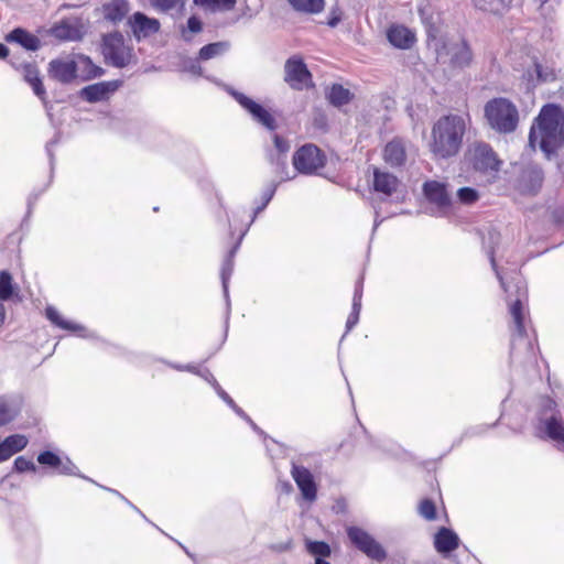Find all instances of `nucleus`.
<instances>
[{
	"instance_id": "obj_1",
	"label": "nucleus",
	"mask_w": 564,
	"mask_h": 564,
	"mask_svg": "<svg viewBox=\"0 0 564 564\" xmlns=\"http://www.w3.org/2000/svg\"><path fill=\"white\" fill-rule=\"evenodd\" d=\"M489 260L497 278L500 281L501 288L508 293L509 312L512 317L514 326V334L511 340V356L520 357L524 355L525 359L534 358V344L527 335L524 318H525V302L528 299L527 285L520 279L506 283L500 272L497 269L494 251L488 252Z\"/></svg>"
},
{
	"instance_id": "obj_2",
	"label": "nucleus",
	"mask_w": 564,
	"mask_h": 564,
	"mask_svg": "<svg viewBox=\"0 0 564 564\" xmlns=\"http://www.w3.org/2000/svg\"><path fill=\"white\" fill-rule=\"evenodd\" d=\"M529 143L550 156L564 144V113L556 105H545L535 118L529 134Z\"/></svg>"
},
{
	"instance_id": "obj_3",
	"label": "nucleus",
	"mask_w": 564,
	"mask_h": 564,
	"mask_svg": "<svg viewBox=\"0 0 564 564\" xmlns=\"http://www.w3.org/2000/svg\"><path fill=\"white\" fill-rule=\"evenodd\" d=\"M466 132V120L458 115L441 117L432 128L430 151L436 159H449L458 154Z\"/></svg>"
},
{
	"instance_id": "obj_4",
	"label": "nucleus",
	"mask_w": 564,
	"mask_h": 564,
	"mask_svg": "<svg viewBox=\"0 0 564 564\" xmlns=\"http://www.w3.org/2000/svg\"><path fill=\"white\" fill-rule=\"evenodd\" d=\"M488 126L498 133H511L519 123V111L507 98H494L484 108Z\"/></svg>"
},
{
	"instance_id": "obj_5",
	"label": "nucleus",
	"mask_w": 564,
	"mask_h": 564,
	"mask_svg": "<svg viewBox=\"0 0 564 564\" xmlns=\"http://www.w3.org/2000/svg\"><path fill=\"white\" fill-rule=\"evenodd\" d=\"M101 53L105 61L118 68H123L134 59L133 45L120 32H111L102 36Z\"/></svg>"
},
{
	"instance_id": "obj_6",
	"label": "nucleus",
	"mask_w": 564,
	"mask_h": 564,
	"mask_svg": "<svg viewBox=\"0 0 564 564\" xmlns=\"http://www.w3.org/2000/svg\"><path fill=\"white\" fill-rule=\"evenodd\" d=\"M469 162L474 170L487 177V181H495L500 171L501 161L492 148L487 143H475L468 150Z\"/></svg>"
},
{
	"instance_id": "obj_7",
	"label": "nucleus",
	"mask_w": 564,
	"mask_h": 564,
	"mask_svg": "<svg viewBox=\"0 0 564 564\" xmlns=\"http://www.w3.org/2000/svg\"><path fill=\"white\" fill-rule=\"evenodd\" d=\"M325 154L319 148L312 143L302 145L293 155L294 169L305 175L315 174L325 166Z\"/></svg>"
},
{
	"instance_id": "obj_8",
	"label": "nucleus",
	"mask_w": 564,
	"mask_h": 564,
	"mask_svg": "<svg viewBox=\"0 0 564 564\" xmlns=\"http://www.w3.org/2000/svg\"><path fill=\"white\" fill-rule=\"evenodd\" d=\"M347 535L351 543L369 558L382 562L387 558L383 546L367 531L359 527L347 528Z\"/></svg>"
},
{
	"instance_id": "obj_9",
	"label": "nucleus",
	"mask_w": 564,
	"mask_h": 564,
	"mask_svg": "<svg viewBox=\"0 0 564 564\" xmlns=\"http://www.w3.org/2000/svg\"><path fill=\"white\" fill-rule=\"evenodd\" d=\"M230 94L237 102L251 115L254 121L259 122L268 130H275V119L264 107L241 93L230 90Z\"/></svg>"
},
{
	"instance_id": "obj_10",
	"label": "nucleus",
	"mask_w": 564,
	"mask_h": 564,
	"mask_svg": "<svg viewBox=\"0 0 564 564\" xmlns=\"http://www.w3.org/2000/svg\"><path fill=\"white\" fill-rule=\"evenodd\" d=\"M543 178L542 170L529 164L521 169L516 181V189L523 195H535L542 186Z\"/></svg>"
},
{
	"instance_id": "obj_11",
	"label": "nucleus",
	"mask_w": 564,
	"mask_h": 564,
	"mask_svg": "<svg viewBox=\"0 0 564 564\" xmlns=\"http://www.w3.org/2000/svg\"><path fill=\"white\" fill-rule=\"evenodd\" d=\"M284 69V79L292 88L303 89L310 85L311 74L301 57H290L285 63Z\"/></svg>"
},
{
	"instance_id": "obj_12",
	"label": "nucleus",
	"mask_w": 564,
	"mask_h": 564,
	"mask_svg": "<svg viewBox=\"0 0 564 564\" xmlns=\"http://www.w3.org/2000/svg\"><path fill=\"white\" fill-rule=\"evenodd\" d=\"M291 476L301 491L303 499L313 502L317 498V485L313 474L304 466L292 463Z\"/></svg>"
},
{
	"instance_id": "obj_13",
	"label": "nucleus",
	"mask_w": 564,
	"mask_h": 564,
	"mask_svg": "<svg viewBox=\"0 0 564 564\" xmlns=\"http://www.w3.org/2000/svg\"><path fill=\"white\" fill-rule=\"evenodd\" d=\"M47 73L53 79L68 84L77 76V63L69 57L52 59L48 63Z\"/></svg>"
},
{
	"instance_id": "obj_14",
	"label": "nucleus",
	"mask_w": 564,
	"mask_h": 564,
	"mask_svg": "<svg viewBox=\"0 0 564 564\" xmlns=\"http://www.w3.org/2000/svg\"><path fill=\"white\" fill-rule=\"evenodd\" d=\"M134 37L140 41L160 31V21L149 18L142 12H135L128 21Z\"/></svg>"
},
{
	"instance_id": "obj_15",
	"label": "nucleus",
	"mask_w": 564,
	"mask_h": 564,
	"mask_svg": "<svg viewBox=\"0 0 564 564\" xmlns=\"http://www.w3.org/2000/svg\"><path fill=\"white\" fill-rule=\"evenodd\" d=\"M401 186L399 178L390 172L373 167L372 188L382 198L391 197Z\"/></svg>"
},
{
	"instance_id": "obj_16",
	"label": "nucleus",
	"mask_w": 564,
	"mask_h": 564,
	"mask_svg": "<svg viewBox=\"0 0 564 564\" xmlns=\"http://www.w3.org/2000/svg\"><path fill=\"white\" fill-rule=\"evenodd\" d=\"M529 68L523 74L527 89L535 87L539 83L552 82L555 79V72L549 66H543L533 58H529Z\"/></svg>"
},
{
	"instance_id": "obj_17",
	"label": "nucleus",
	"mask_w": 564,
	"mask_h": 564,
	"mask_svg": "<svg viewBox=\"0 0 564 564\" xmlns=\"http://www.w3.org/2000/svg\"><path fill=\"white\" fill-rule=\"evenodd\" d=\"M426 198L435 204L441 210L445 212L451 206V197L445 184L437 181H429L423 186Z\"/></svg>"
},
{
	"instance_id": "obj_18",
	"label": "nucleus",
	"mask_w": 564,
	"mask_h": 564,
	"mask_svg": "<svg viewBox=\"0 0 564 564\" xmlns=\"http://www.w3.org/2000/svg\"><path fill=\"white\" fill-rule=\"evenodd\" d=\"M449 64L455 68H465L473 61V53L469 45L465 41L451 43L446 48Z\"/></svg>"
},
{
	"instance_id": "obj_19",
	"label": "nucleus",
	"mask_w": 564,
	"mask_h": 564,
	"mask_svg": "<svg viewBox=\"0 0 564 564\" xmlns=\"http://www.w3.org/2000/svg\"><path fill=\"white\" fill-rule=\"evenodd\" d=\"M50 34L61 41H79L84 32L77 21L63 20L51 28Z\"/></svg>"
},
{
	"instance_id": "obj_20",
	"label": "nucleus",
	"mask_w": 564,
	"mask_h": 564,
	"mask_svg": "<svg viewBox=\"0 0 564 564\" xmlns=\"http://www.w3.org/2000/svg\"><path fill=\"white\" fill-rule=\"evenodd\" d=\"M387 37L391 45L400 50H408L415 42V34L401 24H392L387 31Z\"/></svg>"
},
{
	"instance_id": "obj_21",
	"label": "nucleus",
	"mask_w": 564,
	"mask_h": 564,
	"mask_svg": "<svg viewBox=\"0 0 564 564\" xmlns=\"http://www.w3.org/2000/svg\"><path fill=\"white\" fill-rule=\"evenodd\" d=\"M116 89V83L102 82L84 87L80 90V96L89 102H96L105 100L108 98L109 94L113 93Z\"/></svg>"
},
{
	"instance_id": "obj_22",
	"label": "nucleus",
	"mask_w": 564,
	"mask_h": 564,
	"mask_svg": "<svg viewBox=\"0 0 564 564\" xmlns=\"http://www.w3.org/2000/svg\"><path fill=\"white\" fill-rule=\"evenodd\" d=\"M28 443V437L21 434H13L6 437L0 443V463L8 460L14 454L23 451Z\"/></svg>"
},
{
	"instance_id": "obj_23",
	"label": "nucleus",
	"mask_w": 564,
	"mask_h": 564,
	"mask_svg": "<svg viewBox=\"0 0 564 564\" xmlns=\"http://www.w3.org/2000/svg\"><path fill=\"white\" fill-rule=\"evenodd\" d=\"M539 429L544 430L547 437L557 442L564 451V422L561 417L552 415L547 419H541Z\"/></svg>"
},
{
	"instance_id": "obj_24",
	"label": "nucleus",
	"mask_w": 564,
	"mask_h": 564,
	"mask_svg": "<svg viewBox=\"0 0 564 564\" xmlns=\"http://www.w3.org/2000/svg\"><path fill=\"white\" fill-rule=\"evenodd\" d=\"M458 535L447 528H441L434 538V546L438 553H449L458 547Z\"/></svg>"
},
{
	"instance_id": "obj_25",
	"label": "nucleus",
	"mask_w": 564,
	"mask_h": 564,
	"mask_svg": "<svg viewBox=\"0 0 564 564\" xmlns=\"http://www.w3.org/2000/svg\"><path fill=\"white\" fill-rule=\"evenodd\" d=\"M6 40L8 42L18 43L19 45L29 51H37L41 46V41L36 35L21 28H17L13 31H11L7 35Z\"/></svg>"
},
{
	"instance_id": "obj_26",
	"label": "nucleus",
	"mask_w": 564,
	"mask_h": 564,
	"mask_svg": "<svg viewBox=\"0 0 564 564\" xmlns=\"http://www.w3.org/2000/svg\"><path fill=\"white\" fill-rule=\"evenodd\" d=\"M21 73L24 80L32 87L34 94L44 101L46 91L40 78L37 67L33 64H23L21 66Z\"/></svg>"
},
{
	"instance_id": "obj_27",
	"label": "nucleus",
	"mask_w": 564,
	"mask_h": 564,
	"mask_svg": "<svg viewBox=\"0 0 564 564\" xmlns=\"http://www.w3.org/2000/svg\"><path fill=\"white\" fill-rule=\"evenodd\" d=\"M405 147L401 140L390 141L383 151L384 161L391 166H400L405 162Z\"/></svg>"
},
{
	"instance_id": "obj_28",
	"label": "nucleus",
	"mask_w": 564,
	"mask_h": 564,
	"mask_svg": "<svg viewBox=\"0 0 564 564\" xmlns=\"http://www.w3.org/2000/svg\"><path fill=\"white\" fill-rule=\"evenodd\" d=\"M130 11L128 0H111L104 4V17L113 23L120 22Z\"/></svg>"
},
{
	"instance_id": "obj_29",
	"label": "nucleus",
	"mask_w": 564,
	"mask_h": 564,
	"mask_svg": "<svg viewBox=\"0 0 564 564\" xmlns=\"http://www.w3.org/2000/svg\"><path fill=\"white\" fill-rule=\"evenodd\" d=\"M45 315L46 318L57 327L79 333V336L83 337L87 336L86 334H82L83 332H85V328L82 325L64 319L55 307L47 306L45 310Z\"/></svg>"
},
{
	"instance_id": "obj_30",
	"label": "nucleus",
	"mask_w": 564,
	"mask_h": 564,
	"mask_svg": "<svg viewBox=\"0 0 564 564\" xmlns=\"http://www.w3.org/2000/svg\"><path fill=\"white\" fill-rule=\"evenodd\" d=\"M76 63L77 73L79 72L84 80L100 77L104 74V69L95 65L88 56L79 55Z\"/></svg>"
},
{
	"instance_id": "obj_31",
	"label": "nucleus",
	"mask_w": 564,
	"mask_h": 564,
	"mask_svg": "<svg viewBox=\"0 0 564 564\" xmlns=\"http://www.w3.org/2000/svg\"><path fill=\"white\" fill-rule=\"evenodd\" d=\"M351 97L352 95L349 89L344 88L341 85L337 84L333 85L327 93L329 102L336 107L348 104Z\"/></svg>"
},
{
	"instance_id": "obj_32",
	"label": "nucleus",
	"mask_w": 564,
	"mask_h": 564,
	"mask_svg": "<svg viewBox=\"0 0 564 564\" xmlns=\"http://www.w3.org/2000/svg\"><path fill=\"white\" fill-rule=\"evenodd\" d=\"M306 551L315 558V561L326 560L330 556V546L323 541L305 540Z\"/></svg>"
},
{
	"instance_id": "obj_33",
	"label": "nucleus",
	"mask_w": 564,
	"mask_h": 564,
	"mask_svg": "<svg viewBox=\"0 0 564 564\" xmlns=\"http://www.w3.org/2000/svg\"><path fill=\"white\" fill-rule=\"evenodd\" d=\"M237 0H194V3L213 12L229 11L236 6Z\"/></svg>"
},
{
	"instance_id": "obj_34",
	"label": "nucleus",
	"mask_w": 564,
	"mask_h": 564,
	"mask_svg": "<svg viewBox=\"0 0 564 564\" xmlns=\"http://www.w3.org/2000/svg\"><path fill=\"white\" fill-rule=\"evenodd\" d=\"M229 48L227 42H215L203 46L199 51V59L208 61L225 54Z\"/></svg>"
},
{
	"instance_id": "obj_35",
	"label": "nucleus",
	"mask_w": 564,
	"mask_h": 564,
	"mask_svg": "<svg viewBox=\"0 0 564 564\" xmlns=\"http://www.w3.org/2000/svg\"><path fill=\"white\" fill-rule=\"evenodd\" d=\"M299 12L318 13L324 9V0H288Z\"/></svg>"
},
{
	"instance_id": "obj_36",
	"label": "nucleus",
	"mask_w": 564,
	"mask_h": 564,
	"mask_svg": "<svg viewBox=\"0 0 564 564\" xmlns=\"http://www.w3.org/2000/svg\"><path fill=\"white\" fill-rule=\"evenodd\" d=\"M362 288L357 286L354 293L352 311L349 314L346 322V329L349 332L359 321V314L361 310Z\"/></svg>"
},
{
	"instance_id": "obj_37",
	"label": "nucleus",
	"mask_w": 564,
	"mask_h": 564,
	"mask_svg": "<svg viewBox=\"0 0 564 564\" xmlns=\"http://www.w3.org/2000/svg\"><path fill=\"white\" fill-rule=\"evenodd\" d=\"M237 246L229 252V256L225 260L223 268H221V282H223V289H224V295L227 302V305H229V294H228V281L230 279V275L234 270V254L236 252Z\"/></svg>"
},
{
	"instance_id": "obj_38",
	"label": "nucleus",
	"mask_w": 564,
	"mask_h": 564,
	"mask_svg": "<svg viewBox=\"0 0 564 564\" xmlns=\"http://www.w3.org/2000/svg\"><path fill=\"white\" fill-rule=\"evenodd\" d=\"M187 0H149L151 7L160 12L182 10Z\"/></svg>"
},
{
	"instance_id": "obj_39",
	"label": "nucleus",
	"mask_w": 564,
	"mask_h": 564,
	"mask_svg": "<svg viewBox=\"0 0 564 564\" xmlns=\"http://www.w3.org/2000/svg\"><path fill=\"white\" fill-rule=\"evenodd\" d=\"M13 294L12 276L8 271L0 272V302L8 301Z\"/></svg>"
},
{
	"instance_id": "obj_40",
	"label": "nucleus",
	"mask_w": 564,
	"mask_h": 564,
	"mask_svg": "<svg viewBox=\"0 0 564 564\" xmlns=\"http://www.w3.org/2000/svg\"><path fill=\"white\" fill-rule=\"evenodd\" d=\"M203 29V23L202 21L196 18V17H191L188 20H187V25L186 28H183L182 29V37L185 40V41H191L192 40V35L191 34H196V33H199Z\"/></svg>"
},
{
	"instance_id": "obj_41",
	"label": "nucleus",
	"mask_w": 564,
	"mask_h": 564,
	"mask_svg": "<svg viewBox=\"0 0 564 564\" xmlns=\"http://www.w3.org/2000/svg\"><path fill=\"white\" fill-rule=\"evenodd\" d=\"M457 199L464 205H471L479 199V194L473 187H462L457 191Z\"/></svg>"
},
{
	"instance_id": "obj_42",
	"label": "nucleus",
	"mask_w": 564,
	"mask_h": 564,
	"mask_svg": "<svg viewBox=\"0 0 564 564\" xmlns=\"http://www.w3.org/2000/svg\"><path fill=\"white\" fill-rule=\"evenodd\" d=\"M15 416V412L8 400L0 398V426L8 424Z\"/></svg>"
},
{
	"instance_id": "obj_43",
	"label": "nucleus",
	"mask_w": 564,
	"mask_h": 564,
	"mask_svg": "<svg viewBox=\"0 0 564 564\" xmlns=\"http://www.w3.org/2000/svg\"><path fill=\"white\" fill-rule=\"evenodd\" d=\"M419 513L426 520L431 521L436 518L435 505L430 499H424L419 506Z\"/></svg>"
},
{
	"instance_id": "obj_44",
	"label": "nucleus",
	"mask_w": 564,
	"mask_h": 564,
	"mask_svg": "<svg viewBox=\"0 0 564 564\" xmlns=\"http://www.w3.org/2000/svg\"><path fill=\"white\" fill-rule=\"evenodd\" d=\"M37 462L42 465L57 467L61 465V458L53 452L45 451L37 456Z\"/></svg>"
},
{
	"instance_id": "obj_45",
	"label": "nucleus",
	"mask_w": 564,
	"mask_h": 564,
	"mask_svg": "<svg viewBox=\"0 0 564 564\" xmlns=\"http://www.w3.org/2000/svg\"><path fill=\"white\" fill-rule=\"evenodd\" d=\"M14 469L18 473H24V471H28V470L35 471L36 470V466H35V464L31 459H28V458H25L23 456H19L14 460Z\"/></svg>"
},
{
	"instance_id": "obj_46",
	"label": "nucleus",
	"mask_w": 564,
	"mask_h": 564,
	"mask_svg": "<svg viewBox=\"0 0 564 564\" xmlns=\"http://www.w3.org/2000/svg\"><path fill=\"white\" fill-rule=\"evenodd\" d=\"M275 191H276V184H275V183L270 184V185L265 188V191L263 192V196H262V198H263V203H262V205H261V206H259V207L256 209L254 215H253V217H252L251 221H253V219H254V217H256V215H257L258 213H260L261 210H263V209L265 208V206L269 204V202H270V200L272 199V197L274 196Z\"/></svg>"
},
{
	"instance_id": "obj_47",
	"label": "nucleus",
	"mask_w": 564,
	"mask_h": 564,
	"mask_svg": "<svg viewBox=\"0 0 564 564\" xmlns=\"http://www.w3.org/2000/svg\"><path fill=\"white\" fill-rule=\"evenodd\" d=\"M213 379V388L215 389L216 393L219 395V398L226 402L230 408L235 405V401L232 398L219 386L215 377H212Z\"/></svg>"
},
{
	"instance_id": "obj_48",
	"label": "nucleus",
	"mask_w": 564,
	"mask_h": 564,
	"mask_svg": "<svg viewBox=\"0 0 564 564\" xmlns=\"http://www.w3.org/2000/svg\"><path fill=\"white\" fill-rule=\"evenodd\" d=\"M58 473L62 475H69V476H76L77 474V467L69 460L66 459L63 462L61 459V465L57 466Z\"/></svg>"
},
{
	"instance_id": "obj_49",
	"label": "nucleus",
	"mask_w": 564,
	"mask_h": 564,
	"mask_svg": "<svg viewBox=\"0 0 564 564\" xmlns=\"http://www.w3.org/2000/svg\"><path fill=\"white\" fill-rule=\"evenodd\" d=\"M273 141H274V145H275V149L278 150V152L284 154L289 151L290 145H289L288 141L284 140L283 138H281L280 135L274 134Z\"/></svg>"
},
{
	"instance_id": "obj_50",
	"label": "nucleus",
	"mask_w": 564,
	"mask_h": 564,
	"mask_svg": "<svg viewBox=\"0 0 564 564\" xmlns=\"http://www.w3.org/2000/svg\"><path fill=\"white\" fill-rule=\"evenodd\" d=\"M231 409L240 416L242 417L243 420H246L254 431H258V426L254 424V422L246 414V412L239 408L236 403L234 406H231Z\"/></svg>"
},
{
	"instance_id": "obj_51",
	"label": "nucleus",
	"mask_w": 564,
	"mask_h": 564,
	"mask_svg": "<svg viewBox=\"0 0 564 564\" xmlns=\"http://www.w3.org/2000/svg\"><path fill=\"white\" fill-rule=\"evenodd\" d=\"M186 70L192 73L193 75H202V67L197 62H191L188 66H186Z\"/></svg>"
},
{
	"instance_id": "obj_52",
	"label": "nucleus",
	"mask_w": 564,
	"mask_h": 564,
	"mask_svg": "<svg viewBox=\"0 0 564 564\" xmlns=\"http://www.w3.org/2000/svg\"><path fill=\"white\" fill-rule=\"evenodd\" d=\"M175 368L177 370H186V371H191V372H194V373H198L197 371V368L195 366H192V365H187V366H175Z\"/></svg>"
},
{
	"instance_id": "obj_53",
	"label": "nucleus",
	"mask_w": 564,
	"mask_h": 564,
	"mask_svg": "<svg viewBox=\"0 0 564 564\" xmlns=\"http://www.w3.org/2000/svg\"><path fill=\"white\" fill-rule=\"evenodd\" d=\"M4 319H6V307H4L3 303L0 302V327L4 323Z\"/></svg>"
},
{
	"instance_id": "obj_54",
	"label": "nucleus",
	"mask_w": 564,
	"mask_h": 564,
	"mask_svg": "<svg viewBox=\"0 0 564 564\" xmlns=\"http://www.w3.org/2000/svg\"><path fill=\"white\" fill-rule=\"evenodd\" d=\"M7 55H8L7 46L0 43V58H4Z\"/></svg>"
},
{
	"instance_id": "obj_55",
	"label": "nucleus",
	"mask_w": 564,
	"mask_h": 564,
	"mask_svg": "<svg viewBox=\"0 0 564 564\" xmlns=\"http://www.w3.org/2000/svg\"><path fill=\"white\" fill-rule=\"evenodd\" d=\"M212 386H213V379L214 377L209 371H206L204 375H202Z\"/></svg>"
},
{
	"instance_id": "obj_56",
	"label": "nucleus",
	"mask_w": 564,
	"mask_h": 564,
	"mask_svg": "<svg viewBox=\"0 0 564 564\" xmlns=\"http://www.w3.org/2000/svg\"><path fill=\"white\" fill-rule=\"evenodd\" d=\"M276 165H282V166H285V161L284 160H281L280 158L276 159Z\"/></svg>"
},
{
	"instance_id": "obj_57",
	"label": "nucleus",
	"mask_w": 564,
	"mask_h": 564,
	"mask_svg": "<svg viewBox=\"0 0 564 564\" xmlns=\"http://www.w3.org/2000/svg\"><path fill=\"white\" fill-rule=\"evenodd\" d=\"M52 145H53V142H50V143H47V145H46V150H47V153H48V155H50V156H52V153H51V147H52Z\"/></svg>"
},
{
	"instance_id": "obj_58",
	"label": "nucleus",
	"mask_w": 564,
	"mask_h": 564,
	"mask_svg": "<svg viewBox=\"0 0 564 564\" xmlns=\"http://www.w3.org/2000/svg\"><path fill=\"white\" fill-rule=\"evenodd\" d=\"M315 564H330V563L327 562L326 560H319V561H315Z\"/></svg>"
},
{
	"instance_id": "obj_59",
	"label": "nucleus",
	"mask_w": 564,
	"mask_h": 564,
	"mask_svg": "<svg viewBox=\"0 0 564 564\" xmlns=\"http://www.w3.org/2000/svg\"><path fill=\"white\" fill-rule=\"evenodd\" d=\"M546 404H547V406H549L550 409H551V408H553V406H555V403H554L553 401H551V400H547V401H546Z\"/></svg>"
},
{
	"instance_id": "obj_60",
	"label": "nucleus",
	"mask_w": 564,
	"mask_h": 564,
	"mask_svg": "<svg viewBox=\"0 0 564 564\" xmlns=\"http://www.w3.org/2000/svg\"><path fill=\"white\" fill-rule=\"evenodd\" d=\"M379 225V220H378V213H376V219H375V228H377Z\"/></svg>"
},
{
	"instance_id": "obj_61",
	"label": "nucleus",
	"mask_w": 564,
	"mask_h": 564,
	"mask_svg": "<svg viewBox=\"0 0 564 564\" xmlns=\"http://www.w3.org/2000/svg\"><path fill=\"white\" fill-rule=\"evenodd\" d=\"M283 489L290 490V489H291V485H290L289 482H286V484L283 486Z\"/></svg>"
},
{
	"instance_id": "obj_62",
	"label": "nucleus",
	"mask_w": 564,
	"mask_h": 564,
	"mask_svg": "<svg viewBox=\"0 0 564 564\" xmlns=\"http://www.w3.org/2000/svg\"><path fill=\"white\" fill-rule=\"evenodd\" d=\"M283 489L290 490V489H291V485H290L289 482H286V484L283 486Z\"/></svg>"
}]
</instances>
